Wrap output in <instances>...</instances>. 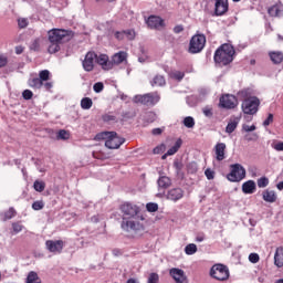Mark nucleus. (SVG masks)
<instances>
[{
    "label": "nucleus",
    "mask_w": 283,
    "mask_h": 283,
    "mask_svg": "<svg viewBox=\"0 0 283 283\" xmlns=\"http://www.w3.org/2000/svg\"><path fill=\"white\" fill-rule=\"evenodd\" d=\"M119 211L123 213L122 229L123 231H133V233H140L145 231V224L140 220H145L140 214V208L129 201L119 206Z\"/></svg>",
    "instance_id": "obj_1"
},
{
    "label": "nucleus",
    "mask_w": 283,
    "mask_h": 283,
    "mask_svg": "<svg viewBox=\"0 0 283 283\" xmlns=\"http://www.w3.org/2000/svg\"><path fill=\"white\" fill-rule=\"evenodd\" d=\"M74 39V31L65 29H51L48 31V52L49 54H56L61 52V45L63 43H70Z\"/></svg>",
    "instance_id": "obj_2"
},
{
    "label": "nucleus",
    "mask_w": 283,
    "mask_h": 283,
    "mask_svg": "<svg viewBox=\"0 0 283 283\" xmlns=\"http://www.w3.org/2000/svg\"><path fill=\"white\" fill-rule=\"evenodd\" d=\"M233 56H235V49L233 45L224 43L216 50L213 61L218 65H230V63H233Z\"/></svg>",
    "instance_id": "obj_3"
},
{
    "label": "nucleus",
    "mask_w": 283,
    "mask_h": 283,
    "mask_svg": "<svg viewBox=\"0 0 283 283\" xmlns=\"http://www.w3.org/2000/svg\"><path fill=\"white\" fill-rule=\"evenodd\" d=\"M239 96L241 98H244L241 104V109L243 114H247L248 116H253L258 114V111L260 109V98H258L256 96L249 97L248 90L240 91Z\"/></svg>",
    "instance_id": "obj_4"
},
{
    "label": "nucleus",
    "mask_w": 283,
    "mask_h": 283,
    "mask_svg": "<svg viewBox=\"0 0 283 283\" xmlns=\"http://www.w3.org/2000/svg\"><path fill=\"white\" fill-rule=\"evenodd\" d=\"M98 140H106L105 147L108 149H118L123 143H125V138L118 137L116 132H103L96 135Z\"/></svg>",
    "instance_id": "obj_5"
},
{
    "label": "nucleus",
    "mask_w": 283,
    "mask_h": 283,
    "mask_svg": "<svg viewBox=\"0 0 283 283\" xmlns=\"http://www.w3.org/2000/svg\"><path fill=\"white\" fill-rule=\"evenodd\" d=\"M207 45V36L205 34H195L189 42V54H200Z\"/></svg>",
    "instance_id": "obj_6"
},
{
    "label": "nucleus",
    "mask_w": 283,
    "mask_h": 283,
    "mask_svg": "<svg viewBox=\"0 0 283 283\" xmlns=\"http://www.w3.org/2000/svg\"><path fill=\"white\" fill-rule=\"evenodd\" d=\"M229 275V268L222 263H217L210 269V277L218 282H227Z\"/></svg>",
    "instance_id": "obj_7"
},
{
    "label": "nucleus",
    "mask_w": 283,
    "mask_h": 283,
    "mask_svg": "<svg viewBox=\"0 0 283 283\" xmlns=\"http://www.w3.org/2000/svg\"><path fill=\"white\" fill-rule=\"evenodd\" d=\"M135 103H140L147 107H154L157 103H160V94L158 92H151L144 95L135 96Z\"/></svg>",
    "instance_id": "obj_8"
},
{
    "label": "nucleus",
    "mask_w": 283,
    "mask_h": 283,
    "mask_svg": "<svg viewBox=\"0 0 283 283\" xmlns=\"http://www.w3.org/2000/svg\"><path fill=\"white\" fill-rule=\"evenodd\" d=\"M230 174H228L227 178L230 182H240L247 178V170L240 164H233L230 166Z\"/></svg>",
    "instance_id": "obj_9"
},
{
    "label": "nucleus",
    "mask_w": 283,
    "mask_h": 283,
    "mask_svg": "<svg viewBox=\"0 0 283 283\" xmlns=\"http://www.w3.org/2000/svg\"><path fill=\"white\" fill-rule=\"evenodd\" d=\"M219 105L223 109H235L238 107V97L231 94H224L220 97Z\"/></svg>",
    "instance_id": "obj_10"
},
{
    "label": "nucleus",
    "mask_w": 283,
    "mask_h": 283,
    "mask_svg": "<svg viewBox=\"0 0 283 283\" xmlns=\"http://www.w3.org/2000/svg\"><path fill=\"white\" fill-rule=\"evenodd\" d=\"M45 247L50 253H63L65 242L63 240H48L45 241Z\"/></svg>",
    "instance_id": "obj_11"
},
{
    "label": "nucleus",
    "mask_w": 283,
    "mask_h": 283,
    "mask_svg": "<svg viewBox=\"0 0 283 283\" xmlns=\"http://www.w3.org/2000/svg\"><path fill=\"white\" fill-rule=\"evenodd\" d=\"M229 12V0H216L214 17H224Z\"/></svg>",
    "instance_id": "obj_12"
},
{
    "label": "nucleus",
    "mask_w": 283,
    "mask_h": 283,
    "mask_svg": "<svg viewBox=\"0 0 283 283\" xmlns=\"http://www.w3.org/2000/svg\"><path fill=\"white\" fill-rule=\"evenodd\" d=\"M182 198H185V190L182 188H171L166 193V200H170L171 202H178Z\"/></svg>",
    "instance_id": "obj_13"
},
{
    "label": "nucleus",
    "mask_w": 283,
    "mask_h": 283,
    "mask_svg": "<svg viewBox=\"0 0 283 283\" xmlns=\"http://www.w3.org/2000/svg\"><path fill=\"white\" fill-rule=\"evenodd\" d=\"M169 275L175 280L176 283H187V275L184 270L172 268L169 270Z\"/></svg>",
    "instance_id": "obj_14"
},
{
    "label": "nucleus",
    "mask_w": 283,
    "mask_h": 283,
    "mask_svg": "<svg viewBox=\"0 0 283 283\" xmlns=\"http://www.w3.org/2000/svg\"><path fill=\"white\" fill-rule=\"evenodd\" d=\"M94 61H96V53L87 52L84 61L82 62L85 72H92L94 70Z\"/></svg>",
    "instance_id": "obj_15"
},
{
    "label": "nucleus",
    "mask_w": 283,
    "mask_h": 283,
    "mask_svg": "<svg viewBox=\"0 0 283 283\" xmlns=\"http://www.w3.org/2000/svg\"><path fill=\"white\" fill-rule=\"evenodd\" d=\"M150 30H158V28H165V20L158 15H150L146 21Z\"/></svg>",
    "instance_id": "obj_16"
},
{
    "label": "nucleus",
    "mask_w": 283,
    "mask_h": 283,
    "mask_svg": "<svg viewBox=\"0 0 283 283\" xmlns=\"http://www.w3.org/2000/svg\"><path fill=\"white\" fill-rule=\"evenodd\" d=\"M95 62L97 65H101L102 70H112V61H109V56L107 54H96Z\"/></svg>",
    "instance_id": "obj_17"
},
{
    "label": "nucleus",
    "mask_w": 283,
    "mask_h": 283,
    "mask_svg": "<svg viewBox=\"0 0 283 283\" xmlns=\"http://www.w3.org/2000/svg\"><path fill=\"white\" fill-rule=\"evenodd\" d=\"M123 63H127V52L125 51L115 53L111 59L112 70L115 65H120Z\"/></svg>",
    "instance_id": "obj_18"
},
{
    "label": "nucleus",
    "mask_w": 283,
    "mask_h": 283,
    "mask_svg": "<svg viewBox=\"0 0 283 283\" xmlns=\"http://www.w3.org/2000/svg\"><path fill=\"white\" fill-rule=\"evenodd\" d=\"M226 151H227V144L218 143L214 146L216 160H218L219 163H221V160H224Z\"/></svg>",
    "instance_id": "obj_19"
},
{
    "label": "nucleus",
    "mask_w": 283,
    "mask_h": 283,
    "mask_svg": "<svg viewBox=\"0 0 283 283\" xmlns=\"http://www.w3.org/2000/svg\"><path fill=\"white\" fill-rule=\"evenodd\" d=\"M268 14L270 17H282L283 14V4L281 1L276 2L274 6L268 9Z\"/></svg>",
    "instance_id": "obj_20"
},
{
    "label": "nucleus",
    "mask_w": 283,
    "mask_h": 283,
    "mask_svg": "<svg viewBox=\"0 0 283 283\" xmlns=\"http://www.w3.org/2000/svg\"><path fill=\"white\" fill-rule=\"evenodd\" d=\"M270 61L274 63V65H280L283 62V52L282 51H270L269 52Z\"/></svg>",
    "instance_id": "obj_21"
},
{
    "label": "nucleus",
    "mask_w": 283,
    "mask_h": 283,
    "mask_svg": "<svg viewBox=\"0 0 283 283\" xmlns=\"http://www.w3.org/2000/svg\"><path fill=\"white\" fill-rule=\"evenodd\" d=\"M274 264L275 266H277V269H282L283 266V248L282 247H279L275 250Z\"/></svg>",
    "instance_id": "obj_22"
},
{
    "label": "nucleus",
    "mask_w": 283,
    "mask_h": 283,
    "mask_svg": "<svg viewBox=\"0 0 283 283\" xmlns=\"http://www.w3.org/2000/svg\"><path fill=\"white\" fill-rule=\"evenodd\" d=\"M255 189H256V186H255V181L253 180H248L242 185L243 193H248V195L255 193Z\"/></svg>",
    "instance_id": "obj_23"
},
{
    "label": "nucleus",
    "mask_w": 283,
    "mask_h": 283,
    "mask_svg": "<svg viewBox=\"0 0 283 283\" xmlns=\"http://www.w3.org/2000/svg\"><path fill=\"white\" fill-rule=\"evenodd\" d=\"M238 125H240V117L231 118L226 127L227 134H233L234 129H238Z\"/></svg>",
    "instance_id": "obj_24"
},
{
    "label": "nucleus",
    "mask_w": 283,
    "mask_h": 283,
    "mask_svg": "<svg viewBox=\"0 0 283 283\" xmlns=\"http://www.w3.org/2000/svg\"><path fill=\"white\" fill-rule=\"evenodd\" d=\"M262 196L265 202H275V200H277V195H275L273 190L266 189L262 192Z\"/></svg>",
    "instance_id": "obj_25"
},
{
    "label": "nucleus",
    "mask_w": 283,
    "mask_h": 283,
    "mask_svg": "<svg viewBox=\"0 0 283 283\" xmlns=\"http://www.w3.org/2000/svg\"><path fill=\"white\" fill-rule=\"evenodd\" d=\"M17 217V210L14 208H9V210L4 211L1 214L2 222H8V220H12V218Z\"/></svg>",
    "instance_id": "obj_26"
},
{
    "label": "nucleus",
    "mask_w": 283,
    "mask_h": 283,
    "mask_svg": "<svg viewBox=\"0 0 283 283\" xmlns=\"http://www.w3.org/2000/svg\"><path fill=\"white\" fill-rule=\"evenodd\" d=\"M157 185L158 187H160V189H169V186L171 185V179L167 176H161L159 177Z\"/></svg>",
    "instance_id": "obj_27"
},
{
    "label": "nucleus",
    "mask_w": 283,
    "mask_h": 283,
    "mask_svg": "<svg viewBox=\"0 0 283 283\" xmlns=\"http://www.w3.org/2000/svg\"><path fill=\"white\" fill-rule=\"evenodd\" d=\"M29 87H32L33 90H41L43 87V83L39 77H33L28 81Z\"/></svg>",
    "instance_id": "obj_28"
},
{
    "label": "nucleus",
    "mask_w": 283,
    "mask_h": 283,
    "mask_svg": "<svg viewBox=\"0 0 283 283\" xmlns=\"http://www.w3.org/2000/svg\"><path fill=\"white\" fill-rule=\"evenodd\" d=\"M165 76L163 75H156L153 81L150 82V85L153 87H163L165 85Z\"/></svg>",
    "instance_id": "obj_29"
},
{
    "label": "nucleus",
    "mask_w": 283,
    "mask_h": 283,
    "mask_svg": "<svg viewBox=\"0 0 283 283\" xmlns=\"http://www.w3.org/2000/svg\"><path fill=\"white\" fill-rule=\"evenodd\" d=\"M25 283H41V279H39V274L36 272L31 271L27 276Z\"/></svg>",
    "instance_id": "obj_30"
},
{
    "label": "nucleus",
    "mask_w": 283,
    "mask_h": 283,
    "mask_svg": "<svg viewBox=\"0 0 283 283\" xmlns=\"http://www.w3.org/2000/svg\"><path fill=\"white\" fill-rule=\"evenodd\" d=\"M92 105H94V102L90 97H83L81 99V107L82 109H92Z\"/></svg>",
    "instance_id": "obj_31"
},
{
    "label": "nucleus",
    "mask_w": 283,
    "mask_h": 283,
    "mask_svg": "<svg viewBox=\"0 0 283 283\" xmlns=\"http://www.w3.org/2000/svg\"><path fill=\"white\" fill-rule=\"evenodd\" d=\"M197 252H198V247L196 245V243H189L185 248L186 255H193Z\"/></svg>",
    "instance_id": "obj_32"
},
{
    "label": "nucleus",
    "mask_w": 283,
    "mask_h": 283,
    "mask_svg": "<svg viewBox=\"0 0 283 283\" xmlns=\"http://www.w3.org/2000/svg\"><path fill=\"white\" fill-rule=\"evenodd\" d=\"M56 140H70V132L60 129L56 134Z\"/></svg>",
    "instance_id": "obj_33"
},
{
    "label": "nucleus",
    "mask_w": 283,
    "mask_h": 283,
    "mask_svg": "<svg viewBox=\"0 0 283 283\" xmlns=\"http://www.w3.org/2000/svg\"><path fill=\"white\" fill-rule=\"evenodd\" d=\"M180 145H182V140H177L176 144L167 150V156H174V154H177L178 149H180Z\"/></svg>",
    "instance_id": "obj_34"
},
{
    "label": "nucleus",
    "mask_w": 283,
    "mask_h": 283,
    "mask_svg": "<svg viewBox=\"0 0 283 283\" xmlns=\"http://www.w3.org/2000/svg\"><path fill=\"white\" fill-rule=\"evenodd\" d=\"M184 125L188 129H192V127H196V120L193 119V117L188 116V117L184 118Z\"/></svg>",
    "instance_id": "obj_35"
},
{
    "label": "nucleus",
    "mask_w": 283,
    "mask_h": 283,
    "mask_svg": "<svg viewBox=\"0 0 283 283\" xmlns=\"http://www.w3.org/2000/svg\"><path fill=\"white\" fill-rule=\"evenodd\" d=\"M33 189L39 191V193L45 191V182L35 180L33 184Z\"/></svg>",
    "instance_id": "obj_36"
},
{
    "label": "nucleus",
    "mask_w": 283,
    "mask_h": 283,
    "mask_svg": "<svg viewBox=\"0 0 283 283\" xmlns=\"http://www.w3.org/2000/svg\"><path fill=\"white\" fill-rule=\"evenodd\" d=\"M258 188L259 189H264V187H269V178L266 177H261L256 181Z\"/></svg>",
    "instance_id": "obj_37"
},
{
    "label": "nucleus",
    "mask_w": 283,
    "mask_h": 283,
    "mask_svg": "<svg viewBox=\"0 0 283 283\" xmlns=\"http://www.w3.org/2000/svg\"><path fill=\"white\" fill-rule=\"evenodd\" d=\"M102 119L104 123H116V117L112 113H106L102 116Z\"/></svg>",
    "instance_id": "obj_38"
},
{
    "label": "nucleus",
    "mask_w": 283,
    "mask_h": 283,
    "mask_svg": "<svg viewBox=\"0 0 283 283\" xmlns=\"http://www.w3.org/2000/svg\"><path fill=\"white\" fill-rule=\"evenodd\" d=\"M39 78L41 80L42 83L48 82V80L50 78V72L48 70L40 71Z\"/></svg>",
    "instance_id": "obj_39"
},
{
    "label": "nucleus",
    "mask_w": 283,
    "mask_h": 283,
    "mask_svg": "<svg viewBox=\"0 0 283 283\" xmlns=\"http://www.w3.org/2000/svg\"><path fill=\"white\" fill-rule=\"evenodd\" d=\"M124 34L128 41H134V39H136V31H134V29L124 30Z\"/></svg>",
    "instance_id": "obj_40"
},
{
    "label": "nucleus",
    "mask_w": 283,
    "mask_h": 283,
    "mask_svg": "<svg viewBox=\"0 0 283 283\" xmlns=\"http://www.w3.org/2000/svg\"><path fill=\"white\" fill-rule=\"evenodd\" d=\"M158 282H160V276L158 275V273L156 272L150 273L148 276L147 283H158Z\"/></svg>",
    "instance_id": "obj_41"
},
{
    "label": "nucleus",
    "mask_w": 283,
    "mask_h": 283,
    "mask_svg": "<svg viewBox=\"0 0 283 283\" xmlns=\"http://www.w3.org/2000/svg\"><path fill=\"white\" fill-rule=\"evenodd\" d=\"M12 229H13V233H21V231H23V224H21V221L18 222H13L12 223Z\"/></svg>",
    "instance_id": "obj_42"
},
{
    "label": "nucleus",
    "mask_w": 283,
    "mask_h": 283,
    "mask_svg": "<svg viewBox=\"0 0 283 283\" xmlns=\"http://www.w3.org/2000/svg\"><path fill=\"white\" fill-rule=\"evenodd\" d=\"M146 209L149 213H156L158 211V203L149 202L146 205Z\"/></svg>",
    "instance_id": "obj_43"
},
{
    "label": "nucleus",
    "mask_w": 283,
    "mask_h": 283,
    "mask_svg": "<svg viewBox=\"0 0 283 283\" xmlns=\"http://www.w3.org/2000/svg\"><path fill=\"white\" fill-rule=\"evenodd\" d=\"M45 207V203L43 202V201H34L33 203H32V209L34 210V211H41V209H43Z\"/></svg>",
    "instance_id": "obj_44"
},
{
    "label": "nucleus",
    "mask_w": 283,
    "mask_h": 283,
    "mask_svg": "<svg viewBox=\"0 0 283 283\" xmlns=\"http://www.w3.org/2000/svg\"><path fill=\"white\" fill-rule=\"evenodd\" d=\"M171 77L175 78L176 81H182L185 78V72L175 71L172 72Z\"/></svg>",
    "instance_id": "obj_45"
},
{
    "label": "nucleus",
    "mask_w": 283,
    "mask_h": 283,
    "mask_svg": "<svg viewBox=\"0 0 283 283\" xmlns=\"http://www.w3.org/2000/svg\"><path fill=\"white\" fill-rule=\"evenodd\" d=\"M249 262H251L252 264H258V262H260V254L250 253L249 254Z\"/></svg>",
    "instance_id": "obj_46"
},
{
    "label": "nucleus",
    "mask_w": 283,
    "mask_h": 283,
    "mask_svg": "<svg viewBox=\"0 0 283 283\" xmlns=\"http://www.w3.org/2000/svg\"><path fill=\"white\" fill-rule=\"evenodd\" d=\"M202 113L207 118L213 117V108L206 106L202 108Z\"/></svg>",
    "instance_id": "obj_47"
},
{
    "label": "nucleus",
    "mask_w": 283,
    "mask_h": 283,
    "mask_svg": "<svg viewBox=\"0 0 283 283\" xmlns=\"http://www.w3.org/2000/svg\"><path fill=\"white\" fill-rule=\"evenodd\" d=\"M32 96H34V93H32V91L30 90H24L22 92V97L24 98V101H32Z\"/></svg>",
    "instance_id": "obj_48"
},
{
    "label": "nucleus",
    "mask_w": 283,
    "mask_h": 283,
    "mask_svg": "<svg viewBox=\"0 0 283 283\" xmlns=\"http://www.w3.org/2000/svg\"><path fill=\"white\" fill-rule=\"evenodd\" d=\"M205 176L208 180H213L216 178V171L211 170V168H207L205 170Z\"/></svg>",
    "instance_id": "obj_49"
},
{
    "label": "nucleus",
    "mask_w": 283,
    "mask_h": 283,
    "mask_svg": "<svg viewBox=\"0 0 283 283\" xmlns=\"http://www.w3.org/2000/svg\"><path fill=\"white\" fill-rule=\"evenodd\" d=\"M165 149H167V146H165V144H160L154 148L153 154H165Z\"/></svg>",
    "instance_id": "obj_50"
},
{
    "label": "nucleus",
    "mask_w": 283,
    "mask_h": 283,
    "mask_svg": "<svg viewBox=\"0 0 283 283\" xmlns=\"http://www.w3.org/2000/svg\"><path fill=\"white\" fill-rule=\"evenodd\" d=\"M31 50H34V52H39V50H41V41L39 39H35L32 42Z\"/></svg>",
    "instance_id": "obj_51"
},
{
    "label": "nucleus",
    "mask_w": 283,
    "mask_h": 283,
    "mask_svg": "<svg viewBox=\"0 0 283 283\" xmlns=\"http://www.w3.org/2000/svg\"><path fill=\"white\" fill-rule=\"evenodd\" d=\"M255 129H258V127L255 125H251V126H249L247 124L242 125V132L249 133V132H255Z\"/></svg>",
    "instance_id": "obj_52"
},
{
    "label": "nucleus",
    "mask_w": 283,
    "mask_h": 283,
    "mask_svg": "<svg viewBox=\"0 0 283 283\" xmlns=\"http://www.w3.org/2000/svg\"><path fill=\"white\" fill-rule=\"evenodd\" d=\"M258 138H259L258 133H252V134L245 135V140H248V143H251V140H258Z\"/></svg>",
    "instance_id": "obj_53"
},
{
    "label": "nucleus",
    "mask_w": 283,
    "mask_h": 283,
    "mask_svg": "<svg viewBox=\"0 0 283 283\" xmlns=\"http://www.w3.org/2000/svg\"><path fill=\"white\" fill-rule=\"evenodd\" d=\"M105 86L103 85L102 82H97L94 84L93 90L96 92V94H99V92L104 88Z\"/></svg>",
    "instance_id": "obj_54"
},
{
    "label": "nucleus",
    "mask_w": 283,
    "mask_h": 283,
    "mask_svg": "<svg viewBox=\"0 0 283 283\" xmlns=\"http://www.w3.org/2000/svg\"><path fill=\"white\" fill-rule=\"evenodd\" d=\"M8 65V56L0 54V69L6 67Z\"/></svg>",
    "instance_id": "obj_55"
},
{
    "label": "nucleus",
    "mask_w": 283,
    "mask_h": 283,
    "mask_svg": "<svg viewBox=\"0 0 283 283\" xmlns=\"http://www.w3.org/2000/svg\"><path fill=\"white\" fill-rule=\"evenodd\" d=\"M114 36L117 41H123V39H125V31H116Z\"/></svg>",
    "instance_id": "obj_56"
},
{
    "label": "nucleus",
    "mask_w": 283,
    "mask_h": 283,
    "mask_svg": "<svg viewBox=\"0 0 283 283\" xmlns=\"http://www.w3.org/2000/svg\"><path fill=\"white\" fill-rule=\"evenodd\" d=\"M175 34H180L181 32H185V27L182 24H178L172 29Z\"/></svg>",
    "instance_id": "obj_57"
},
{
    "label": "nucleus",
    "mask_w": 283,
    "mask_h": 283,
    "mask_svg": "<svg viewBox=\"0 0 283 283\" xmlns=\"http://www.w3.org/2000/svg\"><path fill=\"white\" fill-rule=\"evenodd\" d=\"M271 123H273V114L270 113L268 118L263 122V126L269 127V125H271Z\"/></svg>",
    "instance_id": "obj_58"
},
{
    "label": "nucleus",
    "mask_w": 283,
    "mask_h": 283,
    "mask_svg": "<svg viewBox=\"0 0 283 283\" xmlns=\"http://www.w3.org/2000/svg\"><path fill=\"white\" fill-rule=\"evenodd\" d=\"M42 87H44V90L50 92V90H52V87H54V84L52 82H43Z\"/></svg>",
    "instance_id": "obj_59"
},
{
    "label": "nucleus",
    "mask_w": 283,
    "mask_h": 283,
    "mask_svg": "<svg viewBox=\"0 0 283 283\" xmlns=\"http://www.w3.org/2000/svg\"><path fill=\"white\" fill-rule=\"evenodd\" d=\"M19 28H28V20L27 19H20L18 20Z\"/></svg>",
    "instance_id": "obj_60"
},
{
    "label": "nucleus",
    "mask_w": 283,
    "mask_h": 283,
    "mask_svg": "<svg viewBox=\"0 0 283 283\" xmlns=\"http://www.w3.org/2000/svg\"><path fill=\"white\" fill-rule=\"evenodd\" d=\"M274 149L276 151H283V142H279L277 144H275Z\"/></svg>",
    "instance_id": "obj_61"
},
{
    "label": "nucleus",
    "mask_w": 283,
    "mask_h": 283,
    "mask_svg": "<svg viewBox=\"0 0 283 283\" xmlns=\"http://www.w3.org/2000/svg\"><path fill=\"white\" fill-rule=\"evenodd\" d=\"M153 136H160V134H163V129L161 128H154L151 130Z\"/></svg>",
    "instance_id": "obj_62"
},
{
    "label": "nucleus",
    "mask_w": 283,
    "mask_h": 283,
    "mask_svg": "<svg viewBox=\"0 0 283 283\" xmlns=\"http://www.w3.org/2000/svg\"><path fill=\"white\" fill-rule=\"evenodd\" d=\"M24 50L25 48H23L22 45H18L15 46V54H23Z\"/></svg>",
    "instance_id": "obj_63"
},
{
    "label": "nucleus",
    "mask_w": 283,
    "mask_h": 283,
    "mask_svg": "<svg viewBox=\"0 0 283 283\" xmlns=\"http://www.w3.org/2000/svg\"><path fill=\"white\" fill-rule=\"evenodd\" d=\"M148 116L150 119V123H154L156 120V114L155 113H148Z\"/></svg>",
    "instance_id": "obj_64"
}]
</instances>
